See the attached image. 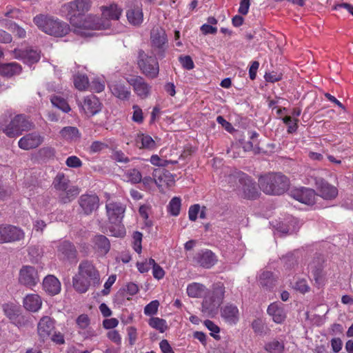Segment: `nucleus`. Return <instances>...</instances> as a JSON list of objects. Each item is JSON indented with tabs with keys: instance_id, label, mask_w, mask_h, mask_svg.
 Segmentation results:
<instances>
[{
	"instance_id": "nucleus-27",
	"label": "nucleus",
	"mask_w": 353,
	"mask_h": 353,
	"mask_svg": "<svg viewBox=\"0 0 353 353\" xmlns=\"http://www.w3.org/2000/svg\"><path fill=\"white\" fill-rule=\"evenodd\" d=\"M83 108L87 114L93 116L100 112L101 103L97 97L91 95L84 99Z\"/></svg>"
},
{
	"instance_id": "nucleus-17",
	"label": "nucleus",
	"mask_w": 353,
	"mask_h": 353,
	"mask_svg": "<svg viewBox=\"0 0 353 353\" xmlns=\"http://www.w3.org/2000/svg\"><path fill=\"white\" fill-rule=\"evenodd\" d=\"M43 141V137L38 132H34L21 137L18 143L19 147L25 150L39 147Z\"/></svg>"
},
{
	"instance_id": "nucleus-51",
	"label": "nucleus",
	"mask_w": 353,
	"mask_h": 353,
	"mask_svg": "<svg viewBox=\"0 0 353 353\" xmlns=\"http://www.w3.org/2000/svg\"><path fill=\"white\" fill-rule=\"evenodd\" d=\"M74 83L79 90H83L88 86V79L85 75L78 74L74 77Z\"/></svg>"
},
{
	"instance_id": "nucleus-34",
	"label": "nucleus",
	"mask_w": 353,
	"mask_h": 353,
	"mask_svg": "<svg viewBox=\"0 0 353 353\" xmlns=\"http://www.w3.org/2000/svg\"><path fill=\"white\" fill-rule=\"evenodd\" d=\"M59 134L61 137L68 141H77L81 137V133L77 127L66 126L63 128Z\"/></svg>"
},
{
	"instance_id": "nucleus-10",
	"label": "nucleus",
	"mask_w": 353,
	"mask_h": 353,
	"mask_svg": "<svg viewBox=\"0 0 353 353\" xmlns=\"http://www.w3.org/2000/svg\"><path fill=\"white\" fill-rule=\"evenodd\" d=\"M324 260L321 256L314 258L312 261L309 264V270L311 276L314 281V284L321 288L325 283L326 276L323 266Z\"/></svg>"
},
{
	"instance_id": "nucleus-6",
	"label": "nucleus",
	"mask_w": 353,
	"mask_h": 353,
	"mask_svg": "<svg viewBox=\"0 0 353 353\" xmlns=\"http://www.w3.org/2000/svg\"><path fill=\"white\" fill-rule=\"evenodd\" d=\"M71 25L78 29L84 30H105L110 27V23L108 21H104L92 14L84 15L82 18L73 15L71 17Z\"/></svg>"
},
{
	"instance_id": "nucleus-47",
	"label": "nucleus",
	"mask_w": 353,
	"mask_h": 353,
	"mask_svg": "<svg viewBox=\"0 0 353 353\" xmlns=\"http://www.w3.org/2000/svg\"><path fill=\"white\" fill-rule=\"evenodd\" d=\"M264 349L269 353H278L284 350V343L277 340H273L265 343Z\"/></svg>"
},
{
	"instance_id": "nucleus-25",
	"label": "nucleus",
	"mask_w": 353,
	"mask_h": 353,
	"mask_svg": "<svg viewBox=\"0 0 353 353\" xmlns=\"http://www.w3.org/2000/svg\"><path fill=\"white\" fill-rule=\"evenodd\" d=\"M42 285L43 289L51 296L58 294L61 291V283L54 275L46 276Z\"/></svg>"
},
{
	"instance_id": "nucleus-38",
	"label": "nucleus",
	"mask_w": 353,
	"mask_h": 353,
	"mask_svg": "<svg viewBox=\"0 0 353 353\" xmlns=\"http://www.w3.org/2000/svg\"><path fill=\"white\" fill-rule=\"evenodd\" d=\"M221 304L215 301L211 296L205 297L202 302V312L212 314L217 312Z\"/></svg>"
},
{
	"instance_id": "nucleus-7",
	"label": "nucleus",
	"mask_w": 353,
	"mask_h": 353,
	"mask_svg": "<svg viewBox=\"0 0 353 353\" xmlns=\"http://www.w3.org/2000/svg\"><path fill=\"white\" fill-rule=\"evenodd\" d=\"M150 40L152 52L158 59H163L165 57L167 43V35L165 30L160 28H153L150 33Z\"/></svg>"
},
{
	"instance_id": "nucleus-41",
	"label": "nucleus",
	"mask_w": 353,
	"mask_h": 353,
	"mask_svg": "<svg viewBox=\"0 0 353 353\" xmlns=\"http://www.w3.org/2000/svg\"><path fill=\"white\" fill-rule=\"evenodd\" d=\"M225 296V287L224 285L218 282L214 283L212 285V291L211 296L215 299L219 304H221Z\"/></svg>"
},
{
	"instance_id": "nucleus-44",
	"label": "nucleus",
	"mask_w": 353,
	"mask_h": 353,
	"mask_svg": "<svg viewBox=\"0 0 353 353\" xmlns=\"http://www.w3.org/2000/svg\"><path fill=\"white\" fill-rule=\"evenodd\" d=\"M0 21L3 22L5 23L6 27H7L12 32L15 33L19 38L26 37V30L19 26H18L16 23L12 22L11 21H8L7 19H0Z\"/></svg>"
},
{
	"instance_id": "nucleus-56",
	"label": "nucleus",
	"mask_w": 353,
	"mask_h": 353,
	"mask_svg": "<svg viewBox=\"0 0 353 353\" xmlns=\"http://www.w3.org/2000/svg\"><path fill=\"white\" fill-rule=\"evenodd\" d=\"M179 59L183 68L185 69L192 70L194 68V64L190 56H180Z\"/></svg>"
},
{
	"instance_id": "nucleus-31",
	"label": "nucleus",
	"mask_w": 353,
	"mask_h": 353,
	"mask_svg": "<svg viewBox=\"0 0 353 353\" xmlns=\"http://www.w3.org/2000/svg\"><path fill=\"white\" fill-rule=\"evenodd\" d=\"M246 178V174L241 171H234L227 177V182L234 190H239L243 181Z\"/></svg>"
},
{
	"instance_id": "nucleus-8",
	"label": "nucleus",
	"mask_w": 353,
	"mask_h": 353,
	"mask_svg": "<svg viewBox=\"0 0 353 353\" xmlns=\"http://www.w3.org/2000/svg\"><path fill=\"white\" fill-rule=\"evenodd\" d=\"M25 236L22 229L13 225L0 224V243H12L23 239Z\"/></svg>"
},
{
	"instance_id": "nucleus-20",
	"label": "nucleus",
	"mask_w": 353,
	"mask_h": 353,
	"mask_svg": "<svg viewBox=\"0 0 353 353\" xmlns=\"http://www.w3.org/2000/svg\"><path fill=\"white\" fill-rule=\"evenodd\" d=\"M13 53L16 59L22 60L23 63L29 65L37 63L41 57L40 52L33 49H14Z\"/></svg>"
},
{
	"instance_id": "nucleus-64",
	"label": "nucleus",
	"mask_w": 353,
	"mask_h": 353,
	"mask_svg": "<svg viewBox=\"0 0 353 353\" xmlns=\"http://www.w3.org/2000/svg\"><path fill=\"white\" fill-rule=\"evenodd\" d=\"M264 77L266 81L274 83L281 80L282 74L276 72H272L269 73H265Z\"/></svg>"
},
{
	"instance_id": "nucleus-60",
	"label": "nucleus",
	"mask_w": 353,
	"mask_h": 353,
	"mask_svg": "<svg viewBox=\"0 0 353 353\" xmlns=\"http://www.w3.org/2000/svg\"><path fill=\"white\" fill-rule=\"evenodd\" d=\"M76 323L80 329H85L90 325V319L87 314H83L79 315Z\"/></svg>"
},
{
	"instance_id": "nucleus-16",
	"label": "nucleus",
	"mask_w": 353,
	"mask_h": 353,
	"mask_svg": "<svg viewBox=\"0 0 353 353\" xmlns=\"http://www.w3.org/2000/svg\"><path fill=\"white\" fill-rule=\"evenodd\" d=\"M107 214L110 223L122 221L125 211V206L119 202H111L105 205Z\"/></svg>"
},
{
	"instance_id": "nucleus-4",
	"label": "nucleus",
	"mask_w": 353,
	"mask_h": 353,
	"mask_svg": "<svg viewBox=\"0 0 353 353\" xmlns=\"http://www.w3.org/2000/svg\"><path fill=\"white\" fill-rule=\"evenodd\" d=\"M33 21L43 32L57 37H63L70 30V26L67 23L44 14L35 16Z\"/></svg>"
},
{
	"instance_id": "nucleus-39",
	"label": "nucleus",
	"mask_w": 353,
	"mask_h": 353,
	"mask_svg": "<svg viewBox=\"0 0 353 353\" xmlns=\"http://www.w3.org/2000/svg\"><path fill=\"white\" fill-rule=\"evenodd\" d=\"M136 141L138 143L139 141L141 143V145L139 147L140 148L148 149V150H154L157 145L153 139L148 134H144L142 132H139L137 134Z\"/></svg>"
},
{
	"instance_id": "nucleus-36",
	"label": "nucleus",
	"mask_w": 353,
	"mask_h": 353,
	"mask_svg": "<svg viewBox=\"0 0 353 353\" xmlns=\"http://www.w3.org/2000/svg\"><path fill=\"white\" fill-rule=\"evenodd\" d=\"M79 194L78 187L72 185L70 188L60 192L59 194V201L60 203L65 204L73 201Z\"/></svg>"
},
{
	"instance_id": "nucleus-49",
	"label": "nucleus",
	"mask_w": 353,
	"mask_h": 353,
	"mask_svg": "<svg viewBox=\"0 0 353 353\" xmlns=\"http://www.w3.org/2000/svg\"><path fill=\"white\" fill-rule=\"evenodd\" d=\"M159 175L157 176V174H155L154 176L157 177V179H156V183H157V181L160 183H164L167 185L170 186L174 183V178L172 174L169 172L167 170H163L162 172L159 171Z\"/></svg>"
},
{
	"instance_id": "nucleus-12",
	"label": "nucleus",
	"mask_w": 353,
	"mask_h": 353,
	"mask_svg": "<svg viewBox=\"0 0 353 353\" xmlns=\"http://www.w3.org/2000/svg\"><path fill=\"white\" fill-rule=\"evenodd\" d=\"M68 16L71 23V17L73 15L82 18L90 8V0H74L70 2L67 6Z\"/></svg>"
},
{
	"instance_id": "nucleus-11",
	"label": "nucleus",
	"mask_w": 353,
	"mask_h": 353,
	"mask_svg": "<svg viewBox=\"0 0 353 353\" xmlns=\"http://www.w3.org/2000/svg\"><path fill=\"white\" fill-rule=\"evenodd\" d=\"M78 252L75 245L70 241L65 240L59 243L57 247L58 257L69 263L77 262Z\"/></svg>"
},
{
	"instance_id": "nucleus-28",
	"label": "nucleus",
	"mask_w": 353,
	"mask_h": 353,
	"mask_svg": "<svg viewBox=\"0 0 353 353\" xmlns=\"http://www.w3.org/2000/svg\"><path fill=\"white\" fill-rule=\"evenodd\" d=\"M109 88L112 94L116 97L122 100L129 99L130 95L129 87H127L123 83L114 81L109 85Z\"/></svg>"
},
{
	"instance_id": "nucleus-48",
	"label": "nucleus",
	"mask_w": 353,
	"mask_h": 353,
	"mask_svg": "<svg viewBox=\"0 0 353 353\" xmlns=\"http://www.w3.org/2000/svg\"><path fill=\"white\" fill-rule=\"evenodd\" d=\"M260 284L267 288H270L274 285V279L273 273L270 271H264L260 275Z\"/></svg>"
},
{
	"instance_id": "nucleus-35",
	"label": "nucleus",
	"mask_w": 353,
	"mask_h": 353,
	"mask_svg": "<svg viewBox=\"0 0 353 353\" xmlns=\"http://www.w3.org/2000/svg\"><path fill=\"white\" fill-rule=\"evenodd\" d=\"M249 141H242L241 145L245 151L254 150L255 152H259L258 137L259 134L256 132H248Z\"/></svg>"
},
{
	"instance_id": "nucleus-42",
	"label": "nucleus",
	"mask_w": 353,
	"mask_h": 353,
	"mask_svg": "<svg viewBox=\"0 0 353 353\" xmlns=\"http://www.w3.org/2000/svg\"><path fill=\"white\" fill-rule=\"evenodd\" d=\"M108 230L112 236L119 238L124 237L126 233L125 228L121 221H118V223L109 222Z\"/></svg>"
},
{
	"instance_id": "nucleus-58",
	"label": "nucleus",
	"mask_w": 353,
	"mask_h": 353,
	"mask_svg": "<svg viewBox=\"0 0 353 353\" xmlns=\"http://www.w3.org/2000/svg\"><path fill=\"white\" fill-rule=\"evenodd\" d=\"M42 254V249L38 245H32L28 248V254L35 261H38Z\"/></svg>"
},
{
	"instance_id": "nucleus-59",
	"label": "nucleus",
	"mask_w": 353,
	"mask_h": 353,
	"mask_svg": "<svg viewBox=\"0 0 353 353\" xmlns=\"http://www.w3.org/2000/svg\"><path fill=\"white\" fill-rule=\"evenodd\" d=\"M134 112L132 115V121L137 123H142L143 121V116L142 110L137 105L132 107Z\"/></svg>"
},
{
	"instance_id": "nucleus-50",
	"label": "nucleus",
	"mask_w": 353,
	"mask_h": 353,
	"mask_svg": "<svg viewBox=\"0 0 353 353\" xmlns=\"http://www.w3.org/2000/svg\"><path fill=\"white\" fill-rule=\"evenodd\" d=\"M181 205V199L175 196L170 200L168 205V210L172 216H177L180 213Z\"/></svg>"
},
{
	"instance_id": "nucleus-46",
	"label": "nucleus",
	"mask_w": 353,
	"mask_h": 353,
	"mask_svg": "<svg viewBox=\"0 0 353 353\" xmlns=\"http://www.w3.org/2000/svg\"><path fill=\"white\" fill-rule=\"evenodd\" d=\"M50 101L54 107H57L63 112L68 113L71 110L67 101L59 96H52Z\"/></svg>"
},
{
	"instance_id": "nucleus-5",
	"label": "nucleus",
	"mask_w": 353,
	"mask_h": 353,
	"mask_svg": "<svg viewBox=\"0 0 353 353\" xmlns=\"http://www.w3.org/2000/svg\"><path fill=\"white\" fill-rule=\"evenodd\" d=\"M157 56L148 55L142 49L138 50L137 65L141 73L145 77L154 79L159 72V65Z\"/></svg>"
},
{
	"instance_id": "nucleus-3",
	"label": "nucleus",
	"mask_w": 353,
	"mask_h": 353,
	"mask_svg": "<svg viewBox=\"0 0 353 353\" xmlns=\"http://www.w3.org/2000/svg\"><path fill=\"white\" fill-rule=\"evenodd\" d=\"M290 185L287 176L281 173H269L259 179V186L266 194L281 195Z\"/></svg>"
},
{
	"instance_id": "nucleus-63",
	"label": "nucleus",
	"mask_w": 353,
	"mask_h": 353,
	"mask_svg": "<svg viewBox=\"0 0 353 353\" xmlns=\"http://www.w3.org/2000/svg\"><path fill=\"white\" fill-rule=\"evenodd\" d=\"M199 212L200 205L199 204H194L193 205H191L188 211V216L190 220L192 221H195L197 219V216Z\"/></svg>"
},
{
	"instance_id": "nucleus-33",
	"label": "nucleus",
	"mask_w": 353,
	"mask_h": 353,
	"mask_svg": "<svg viewBox=\"0 0 353 353\" xmlns=\"http://www.w3.org/2000/svg\"><path fill=\"white\" fill-rule=\"evenodd\" d=\"M21 70V66L17 63H4L0 65V74L6 77H12L20 74Z\"/></svg>"
},
{
	"instance_id": "nucleus-19",
	"label": "nucleus",
	"mask_w": 353,
	"mask_h": 353,
	"mask_svg": "<svg viewBox=\"0 0 353 353\" xmlns=\"http://www.w3.org/2000/svg\"><path fill=\"white\" fill-rule=\"evenodd\" d=\"M221 316L229 325H236L239 321L238 307L232 303H227L221 307Z\"/></svg>"
},
{
	"instance_id": "nucleus-22",
	"label": "nucleus",
	"mask_w": 353,
	"mask_h": 353,
	"mask_svg": "<svg viewBox=\"0 0 353 353\" xmlns=\"http://www.w3.org/2000/svg\"><path fill=\"white\" fill-rule=\"evenodd\" d=\"M128 82L133 87L134 92L140 97L144 99L149 95L151 87L143 77L136 76L129 79Z\"/></svg>"
},
{
	"instance_id": "nucleus-54",
	"label": "nucleus",
	"mask_w": 353,
	"mask_h": 353,
	"mask_svg": "<svg viewBox=\"0 0 353 353\" xmlns=\"http://www.w3.org/2000/svg\"><path fill=\"white\" fill-rule=\"evenodd\" d=\"M204 325L209 330L213 332L211 333L210 334L212 336H213L214 339H215L216 340L220 339V336L215 334H218L220 332V328L218 325H216L213 321L210 320H205L204 321Z\"/></svg>"
},
{
	"instance_id": "nucleus-15",
	"label": "nucleus",
	"mask_w": 353,
	"mask_h": 353,
	"mask_svg": "<svg viewBox=\"0 0 353 353\" xmlns=\"http://www.w3.org/2000/svg\"><path fill=\"white\" fill-rule=\"evenodd\" d=\"M193 261L201 267L209 269L215 265L217 259L211 250H205L196 253Z\"/></svg>"
},
{
	"instance_id": "nucleus-53",
	"label": "nucleus",
	"mask_w": 353,
	"mask_h": 353,
	"mask_svg": "<svg viewBox=\"0 0 353 353\" xmlns=\"http://www.w3.org/2000/svg\"><path fill=\"white\" fill-rule=\"evenodd\" d=\"M159 305L158 300L152 301L145 306L144 314L147 316H153L156 314L158 312Z\"/></svg>"
},
{
	"instance_id": "nucleus-45",
	"label": "nucleus",
	"mask_w": 353,
	"mask_h": 353,
	"mask_svg": "<svg viewBox=\"0 0 353 353\" xmlns=\"http://www.w3.org/2000/svg\"><path fill=\"white\" fill-rule=\"evenodd\" d=\"M148 324L150 327L159 331L161 333H163L168 328L166 321L159 317L152 316L148 321Z\"/></svg>"
},
{
	"instance_id": "nucleus-30",
	"label": "nucleus",
	"mask_w": 353,
	"mask_h": 353,
	"mask_svg": "<svg viewBox=\"0 0 353 353\" xmlns=\"http://www.w3.org/2000/svg\"><path fill=\"white\" fill-rule=\"evenodd\" d=\"M23 303L27 310L34 312L41 308L42 301L38 294H31L23 299Z\"/></svg>"
},
{
	"instance_id": "nucleus-21",
	"label": "nucleus",
	"mask_w": 353,
	"mask_h": 353,
	"mask_svg": "<svg viewBox=\"0 0 353 353\" xmlns=\"http://www.w3.org/2000/svg\"><path fill=\"white\" fill-rule=\"evenodd\" d=\"M239 191L243 197L248 199H255L259 194L256 183L247 174Z\"/></svg>"
},
{
	"instance_id": "nucleus-52",
	"label": "nucleus",
	"mask_w": 353,
	"mask_h": 353,
	"mask_svg": "<svg viewBox=\"0 0 353 353\" xmlns=\"http://www.w3.org/2000/svg\"><path fill=\"white\" fill-rule=\"evenodd\" d=\"M283 123L288 125V132L294 133L298 128V119H294L292 121V117L286 116L283 119Z\"/></svg>"
},
{
	"instance_id": "nucleus-43",
	"label": "nucleus",
	"mask_w": 353,
	"mask_h": 353,
	"mask_svg": "<svg viewBox=\"0 0 353 353\" xmlns=\"http://www.w3.org/2000/svg\"><path fill=\"white\" fill-rule=\"evenodd\" d=\"M205 286L198 283H192L188 285L187 294L190 297L197 298L201 296Z\"/></svg>"
},
{
	"instance_id": "nucleus-23",
	"label": "nucleus",
	"mask_w": 353,
	"mask_h": 353,
	"mask_svg": "<svg viewBox=\"0 0 353 353\" xmlns=\"http://www.w3.org/2000/svg\"><path fill=\"white\" fill-rule=\"evenodd\" d=\"M54 328V321L49 316H43L38 323V334L41 339L44 341L51 334Z\"/></svg>"
},
{
	"instance_id": "nucleus-9",
	"label": "nucleus",
	"mask_w": 353,
	"mask_h": 353,
	"mask_svg": "<svg viewBox=\"0 0 353 353\" xmlns=\"http://www.w3.org/2000/svg\"><path fill=\"white\" fill-rule=\"evenodd\" d=\"M78 203L81 213L88 216L96 212L100 205V199L95 193H87L80 196Z\"/></svg>"
},
{
	"instance_id": "nucleus-14",
	"label": "nucleus",
	"mask_w": 353,
	"mask_h": 353,
	"mask_svg": "<svg viewBox=\"0 0 353 353\" xmlns=\"http://www.w3.org/2000/svg\"><path fill=\"white\" fill-rule=\"evenodd\" d=\"M19 281L27 287L34 286L39 281L37 270L32 266H23L20 270Z\"/></svg>"
},
{
	"instance_id": "nucleus-55",
	"label": "nucleus",
	"mask_w": 353,
	"mask_h": 353,
	"mask_svg": "<svg viewBox=\"0 0 353 353\" xmlns=\"http://www.w3.org/2000/svg\"><path fill=\"white\" fill-rule=\"evenodd\" d=\"M142 237H143V234L140 232L136 231L133 233L132 238H133L134 250L138 254H140L141 252Z\"/></svg>"
},
{
	"instance_id": "nucleus-2",
	"label": "nucleus",
	"mask_w": 353,
	"mask_h": 353,
	"mask_svg": "<svg viewBox=\"0 0 353 353\" xmlns=\"http://www.w3.org/2000/svg\"><path fill=\"white\" fill-rule=\"evenodd\" d=\"M34 126L33 123L22 114H17L11 119L6 114L0 117V130H2L10 138L19 137L22 134L23 132L28 131Z\"/></svg>"
},
{
	"instance_id": "nucleus-18",
	"label": "nucleus",
	"mask_w": 353,
	"mask_h": 353,
	"mask_svg": "<svg viewBox=\"0 0 353 353\" xmlns=\"http://www.w3.org/2000/svg\"><path fill=\"white\" fill-rule=\"evenodd\" d=\"M316 195L313 189L304 187L291 192V196L294 199L306 205H313L315 203Z\"/></svg>"
},
{
	"instance_id": "nucleus-62",
	"label": "nucleus",
	"mask_w": 353,
	"mask_h": 353,
	"mask_svg": "<svg viewBox=\"0 0 353 353\" xmlns=\"http://www.w3.org/2000/svg\"><path fill=\"white\" fill-rule=\"evenodd\" d=\"M294 289L304 294L309 292L310 287L307 284V281L305 279H301L297 281L294 284Z\"/></svg>"
},
{
	"instance_id": "nucleus-29",
	"label": "nucleus",
	"mask_w": 353,
	"mask_h": 353,
	"mask_svg": "<svg viewBox=\"0 0 353 353\" xmlns=\"http://www.w3.org/2000/svg\"><path fill=\"white\" fill-rule=\"evenodd\" d=\"M102 18L104 21L118 20L122 13V9L116 4H112L110 6H102Z\"/></svg>"
},
{
	"instance_id": "nucleus-37",
	"label": "nucleus",
	"mask_w": 353,
	"mask_h": 353,
	"mask_svg": "<svg viewBox=\"0 0 353 353\" xmlns=\"http://www.w3.org/2000/svg\"><path fill=\"white\" fill-rule=\"evenodd\" d=\"M93 243L99 252L105 254L110 251V243L105 236L102 234L94 236Z\"/></svg>"
},
{
	"instance_id": "nucleus-57",
	"label": "nucleus",
	"mask_w": 353,
	"mask_h": 353,
	"mask_svg": "<svg viewBox=\"0 0 353 353\" xmlns=\"http://www.w3.org/2000/svg\"><path fill=\"white\" fill-rule=\"evenodd\" d=\"M128 177L129 181L133 183H138L142 179L141 172L137 169L130 170L128 172Z\"/></svg>"
},
{
	"instance_id": "nucleus-1",
	"label": "nucleus",
	"mask_w": 353,
	"mask_h": 353,
	"mask_svg": "<svg viewBox=\"0 0 353 353\" xmlns=\"http://www.w3.org/2000/svg\"><path fill=\"white\" fill-rule=\"evenodd\" d=\"M100 284V274L93 263L88 260L82 261L78 268V274L72 278L74 290L81 294L86 292L90 285Z\"/></svg>"
},
{
	"instance_id": "nucleus-40",
	"label": "nucleus",
	"mask_w": 353,
	"mask_h": 353,
	"mask_svg": "<svg viewBox=\"0 0 353 353\" xmlns=\"http://www.w3.org/2000/svg\"><path fill=\"white\" fill-rule=\"evenodd\" d=\"M69 179L63 173H58L53 181L54 188L60 192L70 188L72 185H69Z\"/></svg>"
},
{
	"instance_id": "nucleus-32",
	"label": "nucleus",
	"mask_w": 353,
	"mask_h": 353,
	"mask_svg": "<svg viewBox=\"0 0 353 353\" xmlns=\"http://www.w3.org/2000/svg\"><path fill=\"white\" fill-rule=\"evenodd\" d=\"M267 312L276 323H281L285 319L286 315L283 309L275 303H271L268 306Z\"/></svg>"
},
{
	"instance_id": "nucleus-24",
	"label": "nucleus",
	"mask_w": 353,
	"mask_h": 353,
	"mask_svg": "<svg viewBox=\"0 0 353 353\" xmlns=\"http://www.w3.org/2000/svg\"><path fill=\"white\" fill-rule=\"evenodd\" d=\"M299 228V221L294 217H290L285 222H280L276 225V230L283 234L296 233Z\"/></svg>"
},
{
	"instance_id": "nucleus-26",
	"label": "nucleus",
	"mask_w": 353,
	"mask_h": 353,
	"mask_svg": "<svg viewBox=\"0 0 353 353\" xmlns=\"http://www.w3.org/2000/svg\"><path fill=\"white\" fill-rule=\"evenodd\" d=\"M126 17L130 24L140 26L143 21L141 5L134 4L130 6L126 12Z\"/></svg>"
},
{
	"instance_id": "nucleus-13",
	"label": "nucleus",
	"mask_w": 353,
	"mask_h": 353,
	"mask_svg": "<svg viewBox=\"0 0 353 353\" xmlns=\"http://www.w3.org/2000/svg\"><path fill=\"white\" fill-rule=\"evenodd\" d=\"M315 185L320 196L326 200H332L338 195L337 188L321 177L314 179Z\"/></svg>"
},
{
	"instance_id": "nucleus-61",
	"label": "nucleus",
	"mask_w": 353,
	"mask_h": 353,
	"mask_svg": "<svg viewBox=\"0 0 353 353\" xmlns=\"http://www.w3.org/2000/svg\"><path fill=\"white\" fill-rule=\"evenodd\" d=\"M65 164L70 168H77L82 165V161L76 156H70L66 159Z\"/></svg>"
}]
</instances>
